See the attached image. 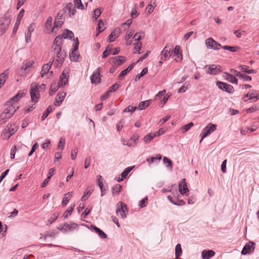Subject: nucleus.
<instances>
[{
    "label": "nucleus",
    "instance_id": "1",
    "mask_svg": "<svg viewBox=\"0 0 259 259\" xmlns=\"http://www.w3.org/2000/svg\"><path fill=\"white\" fill-rule=\"evenodd\" d=\"M62 44L63 37L59 35L55 38L52 47V52L56 54L57 59L54 65L57 67L62 65L66 56V51L62 50Z\"/></svg>",
    "mask_w": 259,
    "mask_h": 259
},
{
    "label": "nucleus",
    "instance_id": "2",
    "mask_svg": "<svg viewBox=\"0 0 259 259\" xmlns=\"http://www.w3.org/2000/svg\"><path fill=\"white\" fill-rule=\"evenodd\" d=\"M30 94L32 102L36 103L38 102V100L40 97L39 90H38V85L32 83L30 86Z\"/></svg>",
    "mask_w": 259,
    "mask_h": 259
},
{
    "label": "nucleus",
    "instance_id": "3",
    "mask_svg": "<svg viewBox=\"0 0 259 259\" xmlns=\"http://www.w3.org/2000/svg\"><path fill=\"white\" fill-rule=\"evenodd\" d=\"M221 67L220 65H216L215 64L206 65L203 69H207L206 73L210 75H217L220 73L221 71Z\"/></svg>",
    "mask_w": 259,
    "mask_h": 259
},
{
    "label": "nucleus",
    "instance_id": "4",
    "mask_svg": "<svg viewBox=\"0 0 259 259\" xmlns=\"http://www.w3.org/2000/svg\"><path fill=\"white\" fill-rule=\"evenodd\" d=\"M216 129V124H213L212 123H209L203 129L200 142H201L203 139L206 137L209 134L215 131Z\"/></svg>",
    "mask_w": 259,
    "mask_h": 259
},
{
    "label": "nucleus",
    "instance_id": "5",
    "mask_svg": "<svg viewBox=\"0 0 259 259\" xmlns=\"http://www.w3.org/2000/svg\"><path fill=\"white\" fill-rule=\"evenodd\" d=\"M217 85L220 90L228 93L232 94L234 91L233 87L230 84L218 81L217 82Z\"/></svg>",
    "mask_w": 259,
    "mask_h": 259
},
{
    "label": "nucleus",
    "instance_id": "6",
    "mask_svg": "<svg viewBox=\"0 0 259 259\" xmlns=\"http://www.w3.org/2000/svg\"><path fill=\"white\" fill-rule=\"evenodd\" d=\"M78 45L79 41L78 38H76V42H75V45L73 46V49L72 50L71 53L70 54V58L72 61H78L79 55L78 53L76 52L78 49Z\"/></svg>",
    "mask_w": 259,
    "mask_h": 259
},
{
    "label": "nucleus",
    "instance_id": "7",
    "mask_svg": "<svg viewBox=\"0 0 259 259\" xmlns=\"http://www.w3.org/2000/svg\"><path fill=\"white\" fill-rule=\"evenodd\" d=\"M101 68L98 67L91 76V81L92 84H98L101 82L100 73Z\"/></svg>",
    "mask_w": 259,
    "mask_h": 259
},
{
    "label": "nucleus",
    "instance_id": "8",
    "mask_svg": "<svg viewBox=\"0 0 259 259\" xmlns=\"http://www.w3.org/2000/svg\"><path fill=\"white\" fill-rule=\"evenodd\" d=\"M69 71V69L68 68H65L64 69L63 72L61 74L59 81L58 83L61 87H64L68 81Z\"/></svg>",
    "mask_w": 259,
    "mask_h": 259
},
{
    "label": "nucleus",
    "instance_id": "9",
    "mask_svg": "<svg viewBox=\"0 0 259 259\" xmlns=\"http://www.w3.org/2000/svg\"><path fill=\"white\" fill-rule=\"evenodd\" d=\"M7 107L4 110V112L12 116L16 111L18 107L15 102L7 103Z\"/></svg>",
    "mask_w": 259,
    "mask_h": 259
},
{
    "label": "nucleus",
    "instance_id": "10",
    "mask_svg": "<svg viewBox=\"0 0 259 259\" xmlns=\"http://www.w3.org/2000/svg\"><path fill=\"white\" fill-rule=\"evenodd\" d=\"M255 243L253 242H248L243 248L241 251V254L246 255L250 254L253 252L255 248Z\"/></svg>",
    "mask_w": 259,
    "mask_h": 259
},
{
    "label": "nucleus",
    "instance_id": "11",
    "mask_svg": "<svg viewBox=\"0 0 259 259\" xmlns=\"http://www.w3.org/2000/svg\"><path fill=\"white\" fill-rule=\"evenodd\" d=\"M116 206L117 209L116 212L117 215H119L123 219L125 218V210L126 209L125 204L121 201H119L117 203Z\"/></svg>",
    "mask_w": 259,
    "mask_h": 259
},
{
    "label": "nucleus",
    "instance_id": "12",
    "mask_svg": "<svg viewBox=\"0 0 259 259\" xmlns=\"http://www.w3.org/2000/svg\"><path fill=\"white\" fill-rule=\"evenodd\" d=\"M205 44L207 48L218 50L221 47V44L213 40L212 38H209L206 39Z\"/></svg>",
    "mask_w": 259,
    "mask_h": 259
},
{
    "label": "nucleus",
    "instance_id": "13",
    "mask_svg": "<svg viewBox=\"0 0 259 259\" xmlns=\"http://www.w3.org/2000/svg\"><path fill=\"white\" fill-rule=\"evenodd\" d=\"M171 49V47L168 45L165 47L161 53V60H165L171 56L172 54Z\"/></svg>",
    "mask_w": 259,
    "mask_h": 259
},
{
    "label": "nucleus",
    "instance_id": "14",
    "mask_svg": "<svg viewBox=\"0 0 259 259\" xmlns=\"http://www.w3.org/2000/svg\"><path fill=\"white\" fill-rule=\"evenodd\" d=\"M179 191L183 195L186 194L187 193L189 192V190L186 183V179H183L180 181L179 183Z\"/></svg>",
    "mask_w": 259,
    "mask_h": 259
},
{
    "label": "nucleus",
    "instance_id": "15",
    "mask_svg": "<svg viewBox=\"0 0 259 259\" xmlns=\"http://www.w3.org/2000/svg\"><path fill=\"white\" fill-rule=\"evenodd\" d=\"M66 95V92H59L55 98L54 105L56 106H59L61 104L62 101H63Z\"/></svg>",
    "mask_w": 259,
    "mask_h": 259
},
{
    "label": "nucleus",
    "instance_id": "16",
    "mask_svg": "<svg viewBox=\"0 0 259 259\" xmlns=\"http://www.w3.org/2000/svg\"><path fill=\"white\" fill-rule=\"evenodd\" d=\"M174 55L177 57V58L175 59V60L177 62H179L181 61L183 59V55L181 51V48L180 46H176L174 49V50L172 51Z\"/></svg>",
    "mask_w": 259,
    "mask_h": 259
},
{
    "label": "nucleus",
    "instance_id": "17",
    "mask_svg": "<svg viewBox=\"0 0 259 259\" xmlns=\"http://www.w3.org/2000/svg\"><path fill=\"white\" fill-rule=\"evenodd\" d=\"M230 72L233 73L235 75L239 77L240 78L243 79L245 81H250L251 80V77L250 76L244 74H242L238 71L234 69H230Z\"/></svg>",
    "mask_w": 259,
    "mask_h": 259
},
{
    "label": "nucleus",
    "instance_id": "18",
    "mask_svg": "<svg viewBox=\"0 0 259 259\" xmlns=\"http://www.w3.org/2000/svg\"><path fill=\"white\" fill-rule=\"evenodd\" d=\"M67 11L69 17H71L75 15L76 9L71 3L67 4L66 6V9Z\"/></svg>",
    "mask_w": 259,
    "mask_h": 259
},
{
    "label": "nucleus",
    "instance_id": "19",
    "mask_svg": "<svg viewBox=\"0 0 259 259\" xmlns=\"http://www.w3.org/2000/svg\"><path fill=\"white\" fill-rule=\"evenodd\" d=\"M215 255V252L212 250H204L201 253L203 259H209Z\"/></svg>",
    "mask_w": 259,
    "mask_h": 259
},
{
    "label": "nucleus",
    "instance_id": "20",
    "mask_svg": "<svg viewBox=\"0 0 259 259\" xmlns=\"http://www.w3.org/2000/svg\"><path fill=\"white\" fill-rule=\"evenodd\" d=\"M112 59L113 61V63L117 66L121 65L126 61L125 58L122 56L112 57Z\"/></svg>",
    "mask_w": 259,
    "mask_h": 259
},
{
    "label": "nucleus",
    "instance_id": "21",
    "mask_svg": "<svg viewBox=\"0 0 259 259\" xmlns=\"http://www.w3.org/2000/svg\"><path fill=\"white\" fill-rule=\"evenodd\" d=\"M224 76L228 81L232 83H238V79L233 74L225 72Z\"/></svg>",
    "mask_w": 259,
    "mask_h": 259
},
{
    "label": "nucleus",
    "instance_id": "22",
    "mask_svg": "<svg viewBox=\"0 0 259 259\" xmlns=\"http://www.w3.org/2000/svg\"><path fill=\"white\" fill-rule=\"evenodd\" d=\"M53 62L54 60H53L52 61H50L48 63L44 65L42 68L41 73V76L42 77H43L44 75L49 72V70L51 68V65L53 63Z\"/></svg>",
    "mask_w": 259,
    "mask_h": 259
},
{
    "label": "nucleus",
    "instance_id": "23",
    "mask_svg": "<svg viewBox=\"0 0 259 259\" xmlns=\"http://www.w3.org/2000/svg\"><path fill=\"white\" fill-rule=\"evenodd\" d=\"M134 168V166H130L126 167L121 173V178L120 179L119 178L117 180V181L120 182L123 180V179H125L128 174L130 172V171Z\"/></svg>",
    "mask_w": 259,
    "mask_h": 259
},
{
    "label": "nucleus",
    "instance_id": "24",
    "mask_svg": "<svg viewBox=\"0 0 259 259\" xmlns=\"http://www.w3.org/2000/svg\"><path fill=\"white\" fill-rule=\"evenodd\" d=\"M9 125H7L4 130L3 131L1 137L3 139L8 140L12 135L10 132L9 128Z\"/></svg>",
    "mask_w": 259,
    "mask_h": 259
},
{
    "label": "nucleus",
    "instance_id": "25",
    "mask_svg": "<svg viewBox=\"0 0 259 259\" xmlns=\"http://www.w3.org/2000/svg\"><path fill=\"white\" fill-rule=\"evenodd\" d=\"M238 68L242 71L248 74L256 73V71L253 69H250L249 66L246 65H240Z\"/></svg>",
    "mask_w": 259,
    "mask_h": 259
},
{
    "label": "nucleus",
    "instance_id": "26",
    "mask_svg": "<svg viewBox=\"0 0 259 259\" xmlns=\"http://www.w3.org/2000/svg\"><path fill=\"white\" fill-rule=\"evenodd\" d=\"M91 227L97 233H98L100 238L102 239H105L107 237V235L102 230L97 227L96 226L92 225Z\"/></svg>",
    "mask_w": 259,
    "mask_h": 259
},
{
    "label": "nucleus",
    "instance_id": "27",
    "mask_svg": "<svg viewBox=\"0 0 259 259\" xmlns=\"http://www.w3.org/2000/svg\"><path fill=\"white\" fill-rule=\"evenodd\" d=\"M72 196V192H69L65 194L62 202L63 206H64L67 205V202L69 201Z\"/></svg>",
    "mask_w": 259,
    "mask_h": 259
},
{
    "label": "nucleus",
    "instance_id": "28",
    "mask_svg": "<svg viewBox=\"0 0 259 259\" xmlns=\"http://www.w3.org/2000/svg\"><path fill=\"white\" fill-rule=\"evenodd\" d=\"M61 87V86L58 83L54 82L53 83H52L50 87L49 92L50 95H52L53 94L56 92Z\"/></svg>",
    "mask_w": 259,
    "mask_h": 259
},
{
    "label": "nucleus",
    "instance_id": "29",
    "mask_svg": "<svg viewBox=\"0 0 259 259\" xmlns=\"http://www.w3.org/2000/svg\"><path fill=\"white\" fill-rule=\"evenodd\" d=\"M10 115L6 113L4 111L0 115V124H2L5 123L7 120L11 117Z\"/></svg>",
    "mask_w": 259,
    "mask_h": 259
},
{
    "label": "nucleus",
    "instance_id": "30",
    "mask_svg": "<svg viewBox=\"0 0 259 259\" xmlns=\"http://www.w3.org/2000/svg\"><path fill=\"white\" fill-rule=\"evenodd\" d=\"M156 136H157V134L151 133L146 135L144 137V138H143L144 142L145 143H148Z\"/></svg>",
    "mask_w": 259,
    "mask_h": 259
},
{
    "label": "nucleus",
    "instance_id": "31",
    "mask_svg": "<svg viewBox=\"0 0 259 259\" xmlns=\"http://www.w3.org/2000/svg\"><path fill=\"white\" fill-rule=\"evenodd\" d=\"M162 158V156L160 154L157 155L156 157L152 156L147 158L146 161L148 162L149 164L153 163L155 160H158L160 161Z\"/></svg>",
    "mask_w": 259,
    "mask_h": 259
},
{
    "label": "nucleus",
    "instance_id": "32",
    "mask_svg": "<svg viewBox=\"0 0 259 259\" xmlns=\"http://www.w3.org/2000/svg\"><path fill=\"white\" fill-rule=\"evenodd\" d=\"M182 249L180 244H177L175 248V256L176 258H179L182 255Z\"/></svg>",
    "mask_w": 259,
    "mask_h": 259
},
{
    "label": "nucleus",
    "instance_id": "33",
    "mask_svg": "<svg viewBox=\"0 0 259 259\" xmlns=\"http://www.w3.org/2000/svg\"><path fill=\"white\" fill-rule=\"evenodd\" d=\"M8 77V74L6 72L0 74V89L3 87L6 81V78Z\"/></svg>",
    "mask_w": 259,
    "mask_h": 259
},
{
    "label": "nucleus",
    "instance_id": "34",
    "mask_svg": "<svg viewBox=\"0 0 259 259\" xmlns=\"http://www.w3.org/2000/svg\"><path fill=\"white\" fill-rule=\"evenodd\" d=\"M66 33H64L62 35H61L63 37V40L66 38L71 39L73 37L74 34L71 31L66 29Z\"/></svg>",
    "mask_w": 259,
    "mask_h": 259
},
{
    "label": "nucleus",
    "instance_id": "35",
    "mask_svg": "<svg viewBox=\"0 0 259 259\" xmlns=\"http://www.w3.org/2000/svg\"><path fill=\"white\" fill-rule=\"evenodd\" d=\"M10 21H7L6 23L2 22L0 24V31L2 32L3 34L6 32L7 29L8 28Z\"/></svg>",
    "mask_w": 259,
    "mask_h": 259
},
{
    "label": "nucleus",
    "instance_id": "36",
    "mask_svg": "<svg viewBox=\"0 0 259 259\" xmlns=\"http://www.w3.org/2000/svg\"><path fill=\"white\" fill-rule=\"evenodd\" d=\"M24 96L23 93L19 92L17 94L12 97L10 101H9V103H11L15 101L17 102L20 100L21 98H22Z\"/></svg>",
    "mask_w": 259,
    "mask_h": 259
},
{
    "label": "nucleus",
    "instance_id": "37",
    "mask_svg": "<svg viewBox=\"0 0 259 259\" xmlns=\"http://www.w3.org/2000/svg\"><path fill=\"white\" fill-rule=\"evenodd\" d=\"M145 36V34L143 31H140L137 32L133 36V39H134L136 41H139L142 38H144Z\"/></svg>",
    "mask_w": 259,
    "mask_h": 259
},
{
    "label": "nucleus",
    "instance_id": "38",
    "mask_svg": "<svg viewBox=\"0 0 259 259\" xmlns=\"http://www.w3.org/2000/svg\"><path fill=\"white\" fill-rule=\"evenodd\" d=\"M64 226L67 227L68 231H71L77 227V225L74 222H71L69 224L65 223Z\"/></svg>",
    "mask_w": 259,
    "mask_h": 259
},
{
    "label": "nucleus",
    "instance_id": "39",
    "mask_svg": "<svg viewBox=\"0 0 259 259\" xmlns=\"http://www.w3.org/2000/svg\"><path fill=\"white\" fill-rule=\"evenodd\" d=\"M150 102V100H148L140 102L138 107L139 109L141 110L146 109L149 105Z\"/></svg>",
    "mask_w": 259,
    "mask_h": 259
},
{
    "label": "nucleus",
    "instance_id": "40",
    "mask_svg": "<svg viewBox=\"0 0 259 259\" xmlns=\"http://www.w3.org/2000/svg\"><path fill=\"white\" fill-rule=\"evenodd\" d=\"M222 48L224 50H228L231 52H235L238 51L239 50V47H238L237 46L231 47V46H224L222 47Z\"/></svg>",
    "mask_w": 259,
    "mask_h": 259
},
{
    "label": "nucleus",
    "instance_id": "41",
    "mask_svg": "<svg viewBox=\"0 0 259 259\" xmlns=\"http://www.w3.org/2000/svg\"><path fill=\"white\" fill-rule=\"evenodd\" d=\"M148 72V68H144L141 72L140 74H137L135 80V81H137L139 80L141 77L143 76L144 75H145Z\"/></svg>",
    "mask_w": 259,
    "mask_h": 259
},
{
    "label": "nucleus",
    "instance_id": "42",
    "mask_svg": "<svg viewBox=\"0 0 259 259\" xmlns=\"http://www.w3.org/2000/svg\"><path fill=\"white\" fill-rule=\"evenodd\" d=\"M163 161L164 163L167 164L166 167L171 170L172 168V163L171 160L166 157H164Z\"/></svg>",
    "mask_w": 259,
    "mask_h": 259
},
{
    "label": "nucleus",
    "instance_id": "43",
    "mask_svg": "<svg viewBox=\"0 0 259 259\" xmlns=\"http://www.w3.org/2000/svg\"><path fill=\"white\" fill-rule=\"evenodd\" d=\"M62 19H58V18H55L54 23V28L61 27L62 24L64 23V21L62 20Z\"/></svg>",
    "mask_w": 259,
    "mask_h": 259
},
{
    "label": "nucleus",
    "instance_id": "44",
    "mask_svg": "<svg viewBox=\"0 0 259 259\" xmlns=\"http://www.w3.org/2000/svg\"><path fill=\"white\" fill-rule=\"evenodd\" d=\"M52 111V106H49L47 109L45 111L41 116V120H44L48 116L49 113Z\"/></svg>",
    "mask_w": 259,
    "mask_h": 259
},
{
    "label": "nucleus",
    "instance_id": "45",
    "mask_svg": "<svg viewBox=\"0 0 259 259\" xmlns=\"http://www.w3.org/2000/svg\"><path fill=\"white\" fill-rule=\"evenodd\" d=\"M121 186L119 184L115 185L112 188V194L113 195L118 194L120 192Z\"/></svg>",
    "mask_w": 259,
    "mask_h": 259
},
{
    "label": "nucleus",
    "instance_id": "46",
    "mask_svg": "<svg viewBox=\"0 0 259 259\" xmlns=\"http://www.w3.org/2000/svg\"><path fill=\"white\" fill-rule=\"evenodd\" d=\"M74 204L73 205V206H71L69 207L65 212V213L63 214L64 218L65 219H67L68 217V215H71L72 211L73 210Z\"/></svg>",
    "mask_w": 259,
    "mask_h": 259
},
{
    "label": "nucleus",
    "instance_id": "47",
    "mask_svg": "<svg viewBox=\"0 0 259 259\" xmlns=\"http://www.w3.org/2000/svg\"><path fill=\"white\" fill-rule=\"evenodd\" d=\"M74 3L77 9L80 10L84 9V6L82 5L81 0H74Z\"/></svg>",
    "mask_w": 259,
    "mask_h": 259
},
{
    "label": "nucleus",
    "instance_id": "48",
    "mask_svg": "<svg viewBox=\"0 0 259 259\" xmlns=\"http://www.w3.org/2000/svg\"><path fill=\"white\" fill-rule=\"evenodd\" d=\"M119 84L117 83H114L113 85H112L111 87H110L108 90V93H111L113 92H115L118 88L119 87Z\"/></svg>",
    "mask_w": 259,
    "mask_h": 259
},
{
    "label": "nucleus",
    "instance_id": "49",
    "mask_svg": "<svg viewBox=\"0 0 259 259\" xmlns=\"http://www.w3.org/2000/svg\"><path fill=\"white\" fill-rule=\"evenodd\" d=\"M66 11L65 9H63L60 10L55 18H58V19H63L64 15L65 13H66Z\"/></svg>",
    "mask_w": 259,
    "mask_h": 259
},
{
    "label": "nucleus",
    "instance_id": "50",
    "mask_svg": "<svg viewBox=\"0 0 259 259\" xmlns=\"http://www.w3.org/2000/svg\"><path fill=\"white\" fill-rule=\"evenodd\" d=\"M193 125V123L192 122H189L188 124H185L182 126V130H183V132L185 133L188 131L190 128Z\"/></svg>",
    "mask_w": 259,
    "mask_h": 259
},
{
    "label": "nucleus",
    "instance_id": "51",
    "mask_svg": "<svg viewBox=\"0 0 259 259\" xmlns=\"http://www.w3.org/2000/svg\"><path fill=\"white\" fill-rule=\"evenodd\" d=\"M189 85V83L187 82H185L182 87H181L178 91V93H184L188 89V86Z\"/></svg>",
    "mask_w": 259,
    "mask_h": 259
},
{
    "label": "nucleus",
    "instance_id": "52",
    "mask_svg": "<svg viewBox=\"0 0 259 259\" xmlns=\"http://www.w3.org/2000/svg\"><path fill=\"white\" fill-rule=\"evenodd\" d=\"M148 203V198L147 197H145L142 200H141L139 202V206L140 208L144 207Z\"/></svg>",
    "mask_w": 259,
    "mask_h": 259
},
{
    "label": "nucleus",
    "instance_id": "53",
    "mask_svg": "<svg viewBox=\"0 0 259 259\" xmlns=\"http://www.w3.org/2000/svg\"><path fill=\"white\" fill-rule=\"evenodd\" d=\"M34 31V25L31 24L27 28V32H25V34L28 35H31L32 32Z\"/></svg>",
    "mask_w": 259,
    "mask_h": 259
},
{
    "label": "nucleus",
    "instance_id": "54",
    "mask_svg": "<svg viewBox=\"0 0 259 259\" xmlns=\"http://www.w3.org/2000/svg\"><path fill=\"white\" fill-rule=\"evenodd\" d=\"M101 10L100 8H97L94 11V17L96 20L101 14Z\"/></svg>",
    "mask_w": 259,
    "mask_h": 259
},
{
    "label": "nucleus",
    "instance_id": "55",
    "mask_svg": "<svg viewBox=\"0 0 259 259\" xmlns=\"http://www.w3.org/2000/svg\"><path fill=\"white\" fill-rule=\"evenodd\" d=\"M58 216H59L58 214H57L56 213L53 214L52 215V216L51 217V218H50V219L48 220V222L50 224H52V223H53L54 221H55L57 219Z\"/></svg>",
    "mask_w": 259,
    "mask_h": 259
},
{
    "label": "nucleus",
    "instance_id": "56",
    "mask_svg": "<svg viewBox=\"0 0 259 259\" xmlns=\"http://www.w3.org/2000/svg\"><path fill=\"white\" fill-rule=\"evenodd\" d=\"M65 144V140L61 138L58 143V148L60 149L61 150L63 149L64 145Z\"/></svg>",
    "mask_w": 259,
    "mask_h": 259
},
{
    "label": "nucleus",
    "instance_id": "57",
    "mask_svg": "<svg viewBox=\"0 0 259 259\" xmlns=\"http://www.w3.org/2000/svg\"><path fill=\"white\" fill-rule=\"evenodd\" d=\"M136 5H135V8H133L132 10V12H131V17H132L133 18H136L137 17L138 15H139V13H138L137 10H136Z\"/></svg>",
    "mask_w": 259,
    "mask_h": 259
},
{
    "label": "nucleus",
    "instance_id": "58",
    "mask_svg": "<svg viewBox=\"0 0 259 259\" xmlns=\"http://www.w3.org/2000/svg\"><path fill=\"white\" fill-rule=\"evenodd\" d=\"M17 151V147L15 145L13 146L11 149V158L14 159L15 158V154Z\"/></svg>",
    "mask_w": 259,
    "mask_h": 259
},
{
    "label": "nucleus",
    "instance_id": "59",
    "mask_svg": "<svg viewBox=\"0 0 259 259\" xmlns=\"http://www.w3.org/2000/svg\"><path fill=\"white\" fill-rule=\"evenodd\" d=\"M20 22L19 21H16L15 22V24L14 25V26L13 29V34L15 35L16 33L17 32V31L18 30L19 25H20Z\"/></svg>",
    "mask_w": 259,
    "mask_h": 259
},
{
    "label": "nucleus",
    "instance_id": "60",
    "mask_svg": "<svg viewBox=\"0 0 259 259\" xmlns=\"http://www.w3.org/2000/svg\"><path fill=\"white\" fill-rule=\"evenodd\" d=\"M253 95V92H249L247 94L244 95L243 100L245 102H247L248 100H250V97Z\"/></svg>",
    "mask_w": 259,
    "mask_h": 259
},
{
    "label": "nucleus",
    "instance_id": "61",
    "mask_svg": "<svg viewBox=\"0 0 259 259\" xmlns=\"http://www.w3.org/2000/svg\"><path fill=\"white\" fill-rule=\"evenodd\" d=\"M34 62L32 61H29L26 62L25 64V67H22V69L26 70L28 68L31 67L33 64Z\"/></svg>",
    "mask_w": 259,
    "mask_h": 259
},
{
    "label": "nucleus",
    "instance_id": "62",
    "mask_svg": "<svg viewBox=\"0 0 259 259\" xmlns=\"http://www.w3.org/2000/svg\"><path fill=\"white\" fill-rule=\"evenodd\" d=\"M124 120H120L116 125V128L118 131H120L123 126Z\"/></svg>",
    "mask_w": 259,
    "mask_h": 259
},
{
    "label": "nucleus",
    "instance_id": "63",
    "mask_svg": "<svg viewBox=\"0 0 259 259\" xmlns=\"http://www.w3.org/2000/svg\"><path fill=\"white\" fill-rule=\"evenodd\" d=\"M185 204V202L183 200H180L178 199H177L175 200V202L174 203V205H178V206H182Z\"/></svg>",
    "mask_w": 259,
    "mask_h": 259
},
{
    "label": "nucleus",
    "instance_id": "64",
    "mask_svg": "<svg viewBox=\"0 0 259 259\" xmlns=\"http://www.w3.org/2000/svg\"><path fill=\"white\" fill-rule=\"evenodd\" d=\"M91 161V157H89L85 159V161H84V168L85 169L88 168L90 166Z\"/></svg>",
    "mask_w": 259,
    "mask_h": 259
}]
</instances>
